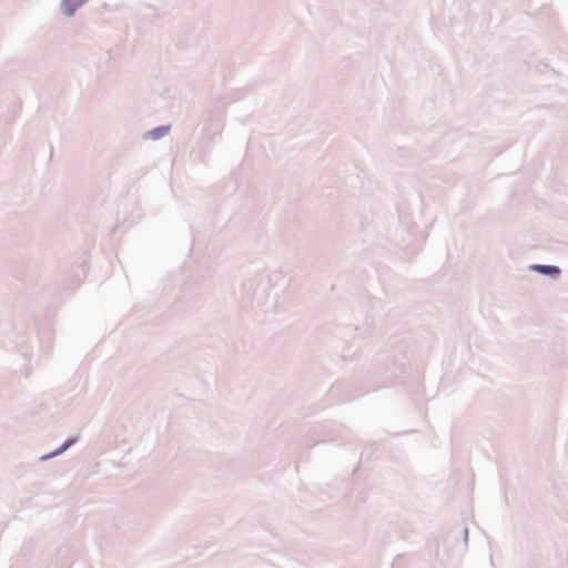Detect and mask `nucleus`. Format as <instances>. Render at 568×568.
<instances>
[{"instance_id": "obj_1", "label": "nucleus", "mask_w": 568, "mask_h": 568, "mask_svg": "<svg viewBox=\"0 0 568 568\" xmlns=\"http://www.w3.org/2000/svg\"><path fill=\"white\" fill-rule=\"evenodd\" d=\"M532 270L546 275H556L560 272L557 266L552 265H534Z\"/></svg>"}, {"instance_id": "obj_2", "label": "nucleus", "mask_w": 568, "mask_h": 568, "mask_svg": "<svg viewBox=\"0 0 568 568\" xmlns=\"http://www.w3.org/2000/svg\"><path fill=\"white\" fill-rule=\"evenodd\" d=\"M166 132H168V129H166V128H159V129H155V130H153L152 132H150V134H151L154 139H158V138L163 136Z\"/></svg>"}, {"instance_id": "obj_3", "label": "nucleus", "mask_w": 568, "mask_h": 568, "mask_svg": "<svg viewBox=\"0 0 568 568\" xmlns=\"http://www.w3.org/2000/svg\"><path fill=\"white\" fill-rule=\"evenodd\" d=\"M63 10H64V12H65L68 16H71V14H73V12H74V8H73V7H71V6H69V4L67 3V1H64Z\"/></svg>"}]
</instances>
